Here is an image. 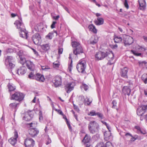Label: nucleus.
<instances>
[{"label":"nucleus","mask_w":147,"mask_h":147,"mask_svg":"<svg viewBox=\"0 0 147 147\" xmlns=\"http://www.w3.org/2000/svg\"><path fill=\"white\" fill-rule=\"evenodd\" d=\"M32 49L33 51V52H34V54L36 56H38V52L36 51V50L33 49V48H31Z\"/></svg>","instance_id":"nucleus-60"},{"label":"nucleus","mask_w":147,"mask_h":147,"mask_svg":"<svg viewBox=\"0 0 147 147\" xmlns=\"http://www.w3.org/2000/svg\"><path fill=\"white\" fill-rule=\"evenodd\" d=\"M18 55L20 59V63L22 65H24L25 63H26L27 61L25 58L24 56L20 54Z\"/></svg>","instance_id":"nucleus-28"},{"label":"nucleus","mask_w":147,"mask_h":147,"mask_svg":"<svg viewBox=\"0 0 147 147\" xmlns=\"http://www.w3.org/2000/svg\"><path fill=\"white\" fill-rule=\"evenodd\" d=\"M37 123L36 121H33L31 123L28 124V126L30 127H35L37 126Z\"/></svg>","instance_id":"nucleus-44"},{"label":"nucleus","mask_w":147,"mask_h":147,"mask_svg":"<svg viewBox=\"0 0 147 147\" xmlns=\"http://www.w3.org/2000/svg\"><path fill=\"white\" fill-rule=\"evenodd\" d=\"M66 124H67V126L69 128V130L71 132L72 131V127H71V125H70V124L69 121H67Z\"/></svg>","instance_id":"nucleus-50"},{"label":"nucleus","mask_w":147,"mask_h":147,"mask_svg":"<svg viewBox=\"0 0 147 147\" xmlns=\"http://www.w3.org/2000/svg\"><path fill=\"white\" fill-rule=\"evenodd\" d=\"M141 48H142V46H140L139 45H138L136 46V50H138L140 51L141 49Z\"/></svg>","instance_id":"nucleus-64"},{"label":"nucleus","mask_w":147,"mask_h":147,"mask_svg":"<svg viewBox=\"0 0 147 147\" xmlns=\"http://www.w3.org/2000/svg\"><path fill=\"white\" fill-rule=\"evenodd\" d=\"M53 34V32H49L46 36V38L48 39H51L52 38V36Z\"/></svg>","instance_id":"nucleus-47"},{"label":"nucleus","mask_w":147,"mask_h":147,"mask_svg":"<svg viewBox=\"0 0 147 147\" xmlns=\"http://www.w3.org/2000/svg\"><path fill=\"white\" fill-rule=\"evenodd\" d=\"M42 69L43 70L47 71V69H50V68L48 66H42Z\"/></svg>","instance_id":"nucleus-52"},{"label":"nucleus","mask_w":147,"mask_h":147,"mask_svg":"<svg viewBox=\"0 0 147 147\" xmlns=\"http://www.w3.org/2000/svg\"><path fill=\"white\" fill-rule=\"evenodd\" d=\"M128 70V69L126 67L121 69L120 72L121 76L123 78H127V75Z\"/></svg>","instance_id":"nucleus-24"},{"label":"nucleus","mask_w":147,"mask_h":147,"mask_svg":"<svg viewBox=\"0 0 147 147\" xmlns=\"http://www.w3.org/2000/svg\"><path fill=\"white\" fill-rule=\"evenodd\" d=\"M85 146V147H93L91 145H90V144H86V146ZM95 147H104V145L102 142H101L97 145Z\"/></svg>","instance_id":"nucleus-37"},{"label":"nucleus","mask_w":147,"mask_h":147,"mask_svg":"<svg viewBox=\"0 0 147 147\" xmlns=\"http://www.w3.org/2000/svg\"><path fill=\"white\" fill-rule=\"evenodd\" d=\"M114 40L115 42L118 43L122 41V38L121 37L119 36H117L115 37Z\"/></svg>","instance_id":"nucleus-39"},{"label":"nucleus","mask_w":147,"mask_h":147,"mask_svg":"<svg viewBox=\"0 0 147 147\" xmlns=\"http://www.w3.org/2000/svg\"><path fill=\"white\" fill-rule=\"evenodd\" d=\"M24 97V96L22 93L17 92L12 95L11 98L13 99H14L19 102L23 100Z\"/></svg>","instance_id":"nucleus-8"},{"label":"nucleus","mask_w":147,"mask_h":147,"mask_svg":"<svg viewBox=\"0 0 147 147\" xmlns=\"http://www.w3.org/2000/svg\"><path fill=\"white\" fill-rule=\"evenodd\" d=\"M72 55V53H70L69 55V59H71V62H70V64H69V65H68V69L69 70V72H71V67H72V58L71 57V56Z\"/></svg>","instance_id":"nucleus-33"},{"label":"nucleus","mask_w":147,"mask_h":147,"mask_svg":"<svg viewBox=\"0 0 147 147\" xmlns=\"http://www.w3.org/2000/svg\"><path fill=\"white\" fill-rule=\"evenodd\" d=\"M88 128L90 133L94 134L98 132L99 130V125L96 121H91L88 124Z\"/></svg>","instance_id":"nucleus-3"},{"label":"nucleus","mask_w":147,"mask_h":147,"mask_svg":"<svg viewBox=\"0 0 147 147\" xmlns=\"http://www.w3.org/2000/svg\"><path fill=\"white\" fill-rule=\"evenodd\" d=\"M90 140V137L88 136L87 134H86L84 137V139L82 140V142L84 144L85 146H86V144H89V142Z\"/></svg>","instance_id":"nucleus-30"},{"label":"nucleus","mask_w":147,"mask_h":147,"mask_svg":"<svg viewBox=\"0 0 147 147\" xmlns=\"http://www.w3.org/2000/svg\"><path fill=\"white\" fill-rule=\"evenodd\" d=\"M88 115L93 116H97L99 118L101 119H104V116L103 114L100 112H96L94 110H92L88 113Z\"/></svg>","instance_id":"nucleus-11"},{"label":"nucleus","mask_w":147,"mask_h":147,"mask_svg":"<svg viewBox=\"0 0 147 147\" xmlns=\"http://www.w3.org/2000/svg\"><path fill=\"white\" fill-rule=\"evenodd\" d=\"M135 129L136 130V131L137 133L145 135L146 136H147V132L146 131L143 129L141 128L139 126H135Z\"/></svg>","instance_id":"nucleus-20"},{"label":"nucleus","mask_w":147,"mask_h":147,"mask_svg":"<svg viewBox=\"0 0 147 147\" xmlns=\"http://www.w3.org/2000/svg\"><path fill=\"white\" fill-rule=\"evenodd\" d=\"M28 78L30 79H35L36 80L40 82H44L45 78L44 76L41 74L38 73L35 75L34 72H31L28 76Z\"/></svg>","instance_id":"nucleus-4"},{"label":"nucleus","mask_w":147,"mask_h":147,"mask_svg":"<svg viewBox=\"0 0 147 147\" xmlns=\"http://www.w3.org/2000/svg\"><path fill=\"white\" fill-rule=\"evenodd\" d=\"M104 145V147H113L111 143L110 142H107L106 143L105 147V144L102 143Z\"/></svg>","instance_id":"nucleus-49"},{"label":"nucleus","mask_w":147,"mask_h":147,"mask_svg":"<svg viewBox=\"0 0 147 147\" xmlns=\"http://www.w3.org/2000/svg\"><path fill=\"white\" fill-rule=\"evenodd\" d=\"M95 24L97 25H100L103 24L104 19L102 18L98 17L97 18V20L94 21Z\"/></svg>","instance_id":"nucleus-27"},{"label":"nucleus","mask_w":147,"mask_h":147,"mask_svg":"<svg viewBox=\"0 0 147 147\" xmlns=\"http://www.w3.org/2000/svg\"><path fill=\"white\" fill-rule=\"evenodd\" d=\"M140 8L141 10H144L146 8V2L145 0H138Z\"/></svg>","instance_id":"nucleus-23"},{"label":"nucleus","mask_w":147,"mask_h":147,"mask_svg":"<svg viewBox=\"0 0 147 147\" xmlns=\"http://www.w3.org/2000/svg\"><path fill=\"white\" fill-rule=\"evenodd\" d=\"M45 29V28L43 24L42 23H40L37 24L34 27V29L36 32H43Z\"/></svg>","instance_id":"nucleus-17"},{"label":"nucleus","mask_w":147,"mask_h":147,"mask_svg":"<svg viewBox=\"0 0 147 147\" xmlns=\"http://www.w3.org/2000/svg\"><path fill=\"white\" fill-rule=\"evenodd\" d=\"M71 45L73 48V49H75L81 46L79 42L76 41L72 42H71Z\"/></svg>","instance_id":"nucleus-35"},{"label":"nucleus","mask_w":147,"mask_h":147,"mask_svg":"<svg viewBox=\"0 0 147 147\" xmlns=\"http://www.w3.org/2000/svg\"><path fill=\"white\" fill-rule=\"evenodd\" d=\"M134 138L135 140H140L141 139L140 138V136H139L137 135H134V136L133 137Z\"/></svg>","instance_id":"nucleus-56"},{"label":"nucleus","mask_w":147,"mask_h":147,"mask_svg":"<svg viewBox=\"0 0 147 147\" xmlns=\"http://www.w3.org/2000/svg\"><path fill=\"white\" fill-rule=\"evenodd\" d=\"M86 67V63L84 60H80L76 65V68L79 72L84 74L86 72L85 69Z\"/></svg>","instance_id":"nucleus-5"},{"label":"nucleus","mask_w":147,"mask_h":147,"mask_svg":"<svg viewBox=\"0 0 147 147\" xmlns=\"http://www.w3.org/2000/svg\"><path fill=\"white\" fill-rule=\"evenodd\" d=\"M98 38L96 36L91 37L90 39V44L91 45H94L98 42Z\"/></svg>","instance_id":"nucleus-25"},{"label":"nucleus","mask_w":147,"mask_h":147,"mask_svg":"<svg viewBox=\"0 0 147 147\" xmlns=\"http://www.w3.org/2000/svg\"><path fill=\"white\" fill-rule=\"evenodd\" d=\"M56 23L57 22L55 21H53V22L52 23L51 26V28L52 29H53L55 28V25Z\"/></svg>","instance_id":"nucleus-54"},{"label":"nucleus","mask_w":147,"mask_h":147,"mask_svg":"<svg viewBox=\"0 0 147 147\" xmlns=\"http://www.w3.org/2000/svg\"><path fill=\"white\" fill-rule=\"evenodd\" d=\"M18 137L17 132L15 131L14 132V137L10 138L8 140L9 142L12 145H14L16 143Z\"/></svg>","instance_id":"nucleus-16"},{"label":"nucleus","mask_w":147,"mask_h":147,"mask_svg":"<svg viewBox=\"0 0 147 147\" xmlns=\"http://www.w3.org/2000/svg\"><path fill=\"white\" fill-rule=\"evenodd\" d=\"M112 104H113V106H112V107L113 108H115V107L116 106L117 102L115 100H113L112 102Z\"/></svg>","instance_id":"nucleus-58"},{"label":"nucleus","mask_w":147,"mask_h":147,"mask_svg":"<svg viewBox=\"0 0 147 147\" xmlns=\"http://www.w3.org/2000/svg\"><path fill=\"white\" fill-rule=\"evenodd\" d=\"M33 112L31 111H28L25 113L23 119L26 121H30L33 117Z\"/></svg>","instance_id":"nucleus-14"},{"label":"nucleus","mask_w":147,"mask_h":147,"mask_svg":"<svg viewBox=\"0 0 147 147\" xmlns=\"http://www.w3.org/2000/svg\"><path fill=\"white\" fill-rule=\"evenodd\" d=\"M19 103L15 102L11 103L9 105L10 107L12 109H14V111L16 112V109L18 105H19Z\"/></svg>","instance_id":"nucleus-29"},{"label":"nucleus","mask_w":147,"mask_h":147,"mask_svg":"<svg viewBox=\"0 0 147 147\" xmlns=\"http://www.w3.org/2000/svg\"><path fill=\"white\" fill-rule=\"evenodd\" d=\"M52 85L53 86L57 88L60 86L61 85V84L60 83L59 84V83H53Z\"/></svg>","instance_id":"nucleus-53"},{"label":"nucleus","mask_w":147,"mask_h":147,"mask_svg":"<svg viewBox=\"0 0 147 147\" xmlns=\"http://www.w3.org/2000/svg\"><path fill=\"white\" fill-rule=\"evenodd\" d=\"M7 86L9 92L13 91L16 89V87L12 83H9Z\"/></svg>","instance_id":"nucleus-34"},{"label":"nucleus","mask_w":147,"mask_h":147,"mask_svg":"<svg viewBox=\"0 0 147 147\" xmlns=\"http://www.w3.org/2000/svg\"><path fill=\"white\" fill-rule=\"evenodd\" d=\"M118 45L116 44H115V45H112L111 46V48L113 49H116Z\"/></svg>","instance_id":"nucleus-59"},{"label":"nucleus","mask_w":147,"mask_h":147,"mask_svg":"<svg viewBox=\"0 0 147 147\" xmlns=\"http://www.w3.org/2000/svg\"><path fill=\"white\" fill-rule=\"evenodd\" d=\"M14 58L11 56H8L5 59V64L8 71L11 72L14 67Z\"/></svg>","instance_id":"nucleus-2"},{"label":"nucleus","mask_w":147,"mask_h":147,"mask_svg":"<svg viewBox=\"0 0 147 147\" xmlns=\"http://www.w3.org/2000/svg\"><path fill=\"white\" fill-rule=\"evenodd\" d=\"M73 53L75 55H77L84 53L83 50L81 46L73 49Z\"/></svg>","instance_id":"nucleus-21"},{"label":"nucleus","mask_w":147,"mask_h":147,"mask_svg":"<svg viewBox=\"0 0 147 147\" xmlns=\"http://www.w3.org/2000/svg\"><path fill=\"white\" fill-rule=\"evenodd\" d=\"M31 39L34 43L36 45H39L42 41L41 37L38 33L34 34L31 37Z\"/></svg>","instance_id":"nucleus-7"},{"label":"nucleus","mask_w":147,"mask_h":147,"mask_svg":"<svg viewBox=\"0 0 147 147\" xmlns=\"http://www.w3.org/2000/svg\"><path fill=\"white\" fill-rule=\"evenodd\" d=\"M131 52L134 55L136 56H141L142 55L141 53H138L136 51L134 50H131Z\"/></svg>","instance_id":"nucleus-42"},{"label":"nucleus","mask_w":147,"mask_h":147,"mask_svg":"<svg viewBox=\"0 0 147 147\" xmlns=\"http://www.w3.org/2000/svg\"><path fill=\"white\" fill-rule=\"evenodd\" d=\"M55 83H61L62 78L61 76H56L54 78Z\"/></svg>","instance_id":"nucleus-36"},{"label":"nucleus","mask_w":147,"mask_h":147,"mask_svg":"<svg viewBox=\"0 0 147 147\" xmlns=\"http://www.w3.org/2000/svg\"><path fill=\"white\" fill-rule=\"evenodd\" d=\"M80 88L82 90L84 89L86 91L89 88V87L87 85L84 83H83L82 85L80 86Z\"/></svg>","instance_id":"nucleus-43"},{"label":"nucleus","mask_w":147,"mask_h":147,"mask_svg":"<svg viewBox=\"0 0 147 147\" xmlns=\"http://www.w3.org/2000/svg\"><path fill=\"white\" fill-rule=\"evenodd\" d=\"M41 47L43 50L45 51H48L50 48V45L48 44L42 45L41 46Z\"/></svg>","instance_id":"nucleus-32"},{"label":"nucleus","mask_w":147,"mask_h":147,"mask_svg":"<svg viewBox=\"0 0 147 147\" xmlns=\"http://www.w3.org/2000/svg\"><path fill=\"white\" fill-rule=\"evenodd\" d=\"M34 141L32 138H28L24 141V145L26 147H33L34 144Z\"/></svg>","instance_id":"nucleus-13"},{"label":"nucleus","mask_w":147,"mask_h":147,"mask_svg":"<svg viewBox=\"0 0 147 147\" xmlns=\"http://www.w3.org/2000/svg\"><path fill=\"white\" fill-rule=\"evenodd\" d=\"M5 51L6 54H8L13 53L14 52V51L13 49L9 48L6 49Z\"/></svg>","instance_id":"nucleus-45"},{"label":"nucleus","mask_w":147,"mask_h":147,"mask_svg":"<svg viewBox=\"0 0 147 147\" xmlns=\"http://www.w3.org/2000/svg\"><path fill=\"white\" fill-rule=\"evenodd\" d=\"M104 139L105 140L107 141L109 140H112L113 136L110 131H106L104 133Z\"/></svg>","instance_id":"nucleus-22"},{"label":"nucleus","mask_w":147,"mask_h":147,"mask_svg":"<svg viewBox=\"0 0 147 147\" xmlns=\"http://www.w3.org/2000/svg\"><path fill=\"white\" fill-rule=\"evenodd\" d=\"M39 119L40 122H41L43 121V117L42 113L41 111H40L39 113Z\"/></svg>","instance_id":"nucleus-46"},{"label":"nucleus","mask_w":147,"mask_h":147,"mask_svg":"<svg viewBox=\"0 0 147 147\" xmlns=\"http://www.w3.org/2000/svg\"><path fill=\"white\" fill-rule=\"evenodd\" d=\"M29 134L32 137H34L39 133L38 130L36 128H32L28 130Z\"/></svg>","instance_id":"nucleus-18"},{"label":"nucleus","mask_w":147,"mask_h":147,"mask_svg":"<svg viewBox=\"0 0 147 147\" xmlns=\"http://www.w3.org/2000/svg\"><path fill=\"white\" fill-rule=\"evenodd\" d=\"M73 106L74 109L77 112H78L79 111V109L78 107L74 104H73Z\"/></svg>","instance_id":"nucleus-61"},{"label":"nucleus","mask_w":147,"mask_h":147,"mask_svg":"<svg viewBox=\"0 0 147 147\" xmlns=\"http://www.w3.org/2000/svg\"><path fill=\"white\" fill-rule=\"evenodd\" d=\"M143 81L144 83L147 82V73L142 75L141 78Z\"/></svg>","instance_id":"nucleus-40"},{"label":"nucleus","mask_w":147,"mask_h":147,"mask_svg":"<svg viewBox=\"0 0 147 147\" xmlns=\"http://www.w3.org/2000/svg\"><path fill=\"white\" fill-rule=\"evenodd\" d=\"M63 49L62 48H59L58 49V54L60 55L62 53Z\"/></svg>","instance_id":"nucleus-55"},{"label":"nucleus","mask_w":147,"mask_h":147,"mask_svg":"<svg viewBox=\"0 0 147 147\" xmlns=\"http://www.w3.org/2000/svg\"><path fill=\"white\" fill-rule=\"evenodd\" d=\"M88 28L90 31L93 32L94 33L96 34L97 33V30L95 26L93 24L89 25L88 26Z\"/></svg>","instance_id":"nucleus-31"},{"label":"nucleus","mask_w":147,"mask_h":147,"mask_svg":"<svg viewBox=\"0 0 147 147\" xmlns=\"http://www.w3.org/2000/svg\"><path fill=\"white\" fill-rule=\"evenodd\" d=\"M147 110V105H143L138 108L137 113L138 115L142 116Z\"/></svg>","instance_id":"nucleus-12"},{"label":"nucleus","mask_w":147,"mask_h":147,"mask_svg":"<svg viewBox=\"0 0 147 147\" xmlns=\"http://www.w3.org/2000/svg\"><path fill=\"white\" fill-rule=\"evenodd\" d=\"M125 1L124 3V5L125 7L127 9H128L129 7V5L127 3V0H124Z\"/></svg>","instance_id":"nucleus-51"},{"label":"nucleus","mask_w":147,"mask_h":147,"mask_svg":"<svg viewBox=\"0 0 147 147\" xmlns=\"http://www.w3.org/2000/svg\"><path fill=\"white\" fill-rule=\"evenodd\" d=\"M125 45L127 46L129 45L132 44L134 42L133 38L129 36H127L123 39Z\"/></svg>","instance_id":"nucleus-9"},{"label":"nucleus","mask_w":147,"mask_h":147,"mask_svg":"<svg viewBox=\"0 0 147 147\" xmlns=\"http://www.w3.org/2000/svg\"><path fill=\"white\" fill-rule=\"evenodd\" d=\"M110 54V53L108 52H105L100 51L98 52H96L95 54V60L97 61L102 60Z\"/></svg>","instance_id":"nucleus-6"},{"label":"nucleus","mask_w":147,"mask_h":147,"mask_svg":"<svg viewBox=\"0 0 147 147\" xmlns=\"http://www.w3.org/2000/svg\"><path fill=\"white\" fill-rule=\"evenodd\" d=\"M85 146V147H93L91 145H90V144H86V146ZM95 147H104V145L102 142H101L97 145Z\"/></svg>","instance_id":"nucleus-38"},{"label":"nucleus","mask_w":147,"mask_h":147,"mask_svg":"<svg viewBox=\"0 0 147 147\" xmlns=\"http://www.w3.org/2000/svg\"><path fill=\"white\" fill-rule=\"evenodd\" d=\"M92 102L91 100H89V98H88L87 97L86 98L84 103L85 105H90Z\"/></svg>","instance_id":"nucleus-41"},{"label":"nucleus","mask_w":147,"mask_h":147,"mask_svg":"<svg viewBox=\"0 0 147 147\" xmlns=\"http://www.w3.org/2000/svg\"><path fill=\"white\" fill-rule=\"evenodd\" d=\"M26 68L24 66H22L20 67V68L17 69L14 71L12 72L13 74L14 73L18 74V75H23L26 73Z\"/></svg>","instance_id":"nucleus-10"},{"label":"nucleus","mask_w":147,"mask_h":147,"mask_svg":"<svg viewBox=\"0 0 147 147\" xmlns=\"http://www.w3.org/2000/svg\"><path fill=\"white\" fill-rule=\"evenodd\" d=\"M47 139L46 140V144L48 145L51 143V139L49 138V136H47Z\"/></svg>","instance_id":"nucleus-48"},{"label":"nucleus","mask_w":147,"mask_h":147,"mask_svg":"<svg viewBox=\"0 0 147 147\" xmlns=\"http://www.w3.org/2000/svg\"><path fill=\"white\" fill-rule=\"evenodd\" d=\"M86 98H85L84 96L82 95L80 96L79 97V98L81 100V101L84 102V100Z\"/></svg>","instance_id":"nucleus-57"},{"label":"nucleus","mask_w":147,"mask_h":147,"mask_svg":"<svg viewBox=\"0 0 147 147\" xmlns=\"http://www.w3.org/2000/svg\"><path fill=\"white\" fill-rule=\"evenodd\" d=\"M75 83H66L65 85V89L67 93H70L73 90Z\"/></svg>","instance_id":"nucleus-15"},{"label":"nucleus","mask_w":147,"mask_h":147,"mask_svg":"<svg viewBox=\"0 0 147 147\" xmlns=\"http://www.w3.org/2000/svg\"><path fill=\"white\" fill-rule=\"evenodd\" d=\"M122 91L125 94L129 96L130 94L131 90L130 88H129V86H125L122 89Z\"/></svg>","instance_id":"nucleus-26"},{"label":"nucleus","mask_w":147,"mask_h":147,"mask_svg":"<svg viewBox=\"0 0 147 147\" xmlns=\"http://www.w3.org/2000/svg\"><path fill=\"white\" fill-rule=\"evenodd\" d=\"M20 20H16L14 23L16 25L18 29H19L20 36L22 38L26 37V39L28 38V33L25 29L24 24L22 22V18L21 17H19Z\"/></svg>","instance_id":"nucleus-1"},{"label":"nucleus","mask_w":147,"mask_h":147,"mask_svg":"<svg viewBox=\"0 0 147 147\" xmlns=\"http://www.w3.org/2000/svg\"><path fill=\"white\" fill-rule=\"evenodd\" d=\"M147 49L146 48L142 46V48H141V49L140 51H139L140 52L145 51Z\"/></svg>","instance_id":"nucleus-62"},{"label":"nucleus","mask_w":147,"mask_h":147,"mask_svg":"<svg viewBox=\"0 0 147 147\" xmlns=\"http://www.w3.org/2000/svg\"><path fill=\"white\" fill-rule=\"evenodd\" d=\"M45 79H47V80H49L52 77V76L50 75H48L46 76H45Z\"/></svg>","instance_id":"nucleus-63"},{"label":"nucleus","mask_w":147,"mask_h":147,"mask_svg":"<svg viewBox=\"0 0 147 147\" xmlns=\"http://www.w3.org/2000/svg\"><path fill=\"white\" fill-rule=\"evenodd\" d=\"M26 65L27 68L32 72H34L35 71V65L33 63L30 61H27L26 63Z\"/></svg>","instance_id":"nucleus-19"}]
</instances>
